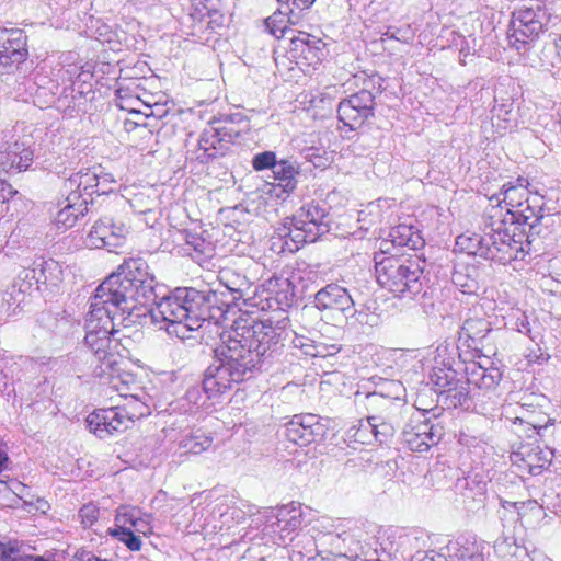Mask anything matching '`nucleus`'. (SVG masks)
<instances>
[{"label":"nucleus","instance_id":"obj_34","mask_svg":"<svg viewBox=\"0 0 561 561\" xmlns=\"http://www.w3.org/2000/svg\"><path fill=\"white\" fill-rule=\"evenodd\" d=\"M180 237L184 241V253L190 255L199 265L203 261L213 257L215 254L214 244L202 237V234L190 230H182L180 231Z\"/></svg>","mask_w":561,"mask_h":561},{"label":"nucleus","instance_id":"obj_37","mask_svg":"<svg viewBox=\"0 0 561 561\" xmlns=\"http://www.w3.org/2000/svg\"><path fill=\"white\" fill-rule=\"evenodd\" d=\"M112 237L111 218H102L98 220L85 239V245L91 249L106 248L110 252L116 251V247H112L110 238Z\"/></svg>","mask_w":561,"mask_h":561},{"label":"nucleus","instance_id":"obj_32","mask_svg":"<svg viewBox=\"0 0 561 561\" xmlns=\"http://www.w3.org/2000/svg\"><path fill=\"white\" fill-rule=\"evenodd\" d=\"M113 278H123V280H154V276L150 273L148 263L140 256L124 260V262L103 280H112Z\"/></svg>","mask_w":561,"mask_h":561},{"label":"nucleus","instance_id":"obj_22","mask_svg":"<svg viewBox=\"0 0 561 561\" xmlns=\"http://www.w3.org/2000/svg\"><path fill=\"white\" fill-rule=\"evenodd\" d=\"M423 245L424 239L417 229L412 225L400 224L391 228L388 238L380 242L379 250L382 253H390L392 247L416 250Z\"/></svg>","mask_w":561,"mask_h":561},{"label":"nucleus","instance_id":"obj_14","mask_svg":"<svg viewBox=\"0 0 561 561\" xmlns=\"http://www.w3.org/2000/svg\"><path fill=\"white\" fill-rule=\"evenodd\" d=\"M105 360L96 362L93 374L100 378L103 385H106L108 389L116 391L119 397L128 399L135 393H140V389L135 381V377L124 371L121 368V358L118 354H115L114 364L111 367H106Z\"/></svg>","mask_w":561,"mask_h":561},{"label":"nucleus","instance_id":"obj_31","mask_svg":"<svg viewBox=\"0 0 561 561\" xmlns=\"http://www.w3.org/2000/svg\"><path fill=\"white\" fill-rule=\"evenodd\" d=\"M542 196H534L530 201L525 202L522 207L513 210L507 217L510 222L528 226L529 231H535L537 225L543 219Z\"/></svg>","mask_w":561,"mask_h":561},{"label":"nucleus","instance_id":"obj_20","mask_svg":"<svg viewBox=\"0 0 561 561\" xmlns=\"http://www.w3.org/2000/svg\"><path fill=\"white\" fill-rule=\"evenodd\" d=\"M290 42V53L298 65L316 68L324 57L325 44L314 35L299 33Z\"/></svg>","mask_w":561,"mask_h":561},{"label":"nucleus","instance_id":"obj_38","mask_svg":"<svg viewBox=\"0 0 561 561\" xmlns=\"http://www.w3.org/2000/svg\"><path fill=\"white\" fill-rule=\"evenodd\" d=\"M128 401L124 405H117L121 410V414H126L128 419V427L135 420H139L150 414V397L144 391L135 393L127 399Z\"/></svg>","mask_w":561,"mask_h":561},{"label":"nucleus","instance_id":"obj_52","mask_svg":"<svg viewBox=\"0 0 561 561\" xmlns=\"http://www.w3.org/2000/svg\"><path fill=\"white\" fill-rule=\"evenodd\" d=\"M111 230L112 237L110 238V243L112 247H116L117 249L123 247L126 242L127 234L129 233L128 227L123 222H114L111 219Z\"/></svg>","mask_w":561,"mask_h":561},{"label":"nucleus","instance_id":"obj_4","mask_svg":"<svg viewBox=\"0 0 561 561\" xmlns=\"http://www.w3.org/2000/svg\"><path fill=\"white\" fill-rule=\"evenodd\" d=\"M279 334L270 320H249L242 319L236 322L233 332L229 339L224 342L227 346L233 347L236 343L242 357L251 359L249 366L254 369L261 362V358L268 352H273L278 344Z\"/></svg>","mask_w":561,"mask_h":561},{"label":"nucleus","instance_id":"obj_7","mask_svg":"<svg viewBox=\"0 0 561 561\" xmlns=\"http://www.w3.org/2000/svg\"><path fill=\"white\" fill-rule=\"evenodd\" d=\"M431 382L437 393V401L447 409L471 408L468 376L459 377L458 373L449 366H435L430 376Z\"/></svg>","mask_w":561,"mask_h":561},{"label":"nucleus","instance_id":"obj_39","mask_svg":"<svg viewBox=\"0 0 561 561\" xmlns=\"http://www.w3.org/2000/svg\"><path fill=\"white\" fill-rule=\"evenodd\" d=\"M298 19L299 18H295L291 13H289L287 10L280 7V9L277 12H274L271 16H268L265 20V26L270 34L277 38H280L285 36L288 28V24L296 23Z\"/></svg>","mask_w":561,"mask_h":561},{"label":"nucleus","instance_id":"obj_2","mask_svg":"<svg viewBox=\"0 0 561 561\" xmlns=\"http://www.w3.org/2000/svg\"><path fill=\"white\" fill-rule=\"evenodd\" d=\"M141 283L140 287H134V283H100L92 298L91 309L85 319L84 343L95 360H105L106 367L114 364L115 352L111 351V335L114 334L115 320L130 316L137 305H145L147 289L151 286Z\"/></svg>","mask_w":561,"mask_h":561},{"label":"nucleus","instance_id":"obj_54","mask_svg":"<svg viewBox=\"0 0 561 561\" xmlns=\"http://www.w3.org/2000/svg\"><path fill=\"white\" fill-rule=\"evenodd\" d=\"M302 348H305V353L309 356L313 357H327L333 354H336L339 352V347L336 345H330L327 346L324 344H318V345H300Z\"/></svg>","mask_w":561,"mask_h":561},{"label":"nucleus","instance_id":"obj_42","mask_svg":"<svg viewBox=\"0 0 561 561\" xmlns=\"http://www.w3.org/2000/svg\"><path fill=\"white\" fill-rule=\"evenodd\" d=\"M387 253L375 254V276L376 280H396L397 268L399 267V260L394 255L386 256Z\"/></svg>","mask_w":561,"mask_h":561},{"label":"nucleus","instance_id":"obj_24","mask_svg":"<svg viewBox=\"0 0 561 561\" xmlns=\"http://www.w3.org/2000/svg\"><path fill=\"white\" fill-rule=\"evenodd\" d=\"M550 451H545L540 446H523L519 451L514 453L512 461L522 470L531 476H537L550 463Z\"/></svg>","mask_w":561,"mask_h":561},{"label":"nucleus","instance_id":"obj_40","mask_svg":"<svg viewBox=\"0 0 561 561\" xmlns=\"http://www.w3.org/2000/svg\"><path fill=\"white\" fill-rule=\"evenodd\" d=\"M370 415L366 419H360L356 424L352 425L345 432L346 439L350 443L370 444L375 440L376 434L373 432Z\"/></svg>","mask_w":561,"mask_h":561},{"label":"nucleus","instance_id":"obj_56","mask_svg":"<svg viewBox=\"0 0 561 561\" xmlns=\"http://www.w3.org/2000/svg\"><path fill=\"white\" fill-rule=\"evenodd\" d=\"M79 516L83 526L90 527L99 518V507L93 503H88L80 508Z\"/></svg>","mask_w":561,"mask_h":561},{"label":"nucleus","instance_id":"obj_49","mask_svg":"<svg viewBox=\"0 0 561 561\" xmlns=\"http://www.w3.org/2000/svg\"><path fill=\"white\" fill-rule=\"evenodd\" d=\"M140 515V512L136 507H127L122 506L118 508L117 514L115 516V527H127L129 525L133 526V520H136L137 517Z\"/></svg>","mask_w":561,"mask_h":561},{"label":"nucleus","instance_id":"obj_18","mask_svg":"<svg viewBox=\"0 0 561 561\" xmlns=\"http://www.w3.org/2000/svg\"><path fill=\"white\" fill-rule=\"evenodd\" d=\"M367 408L370 410L380 409V414L370 415L373 432L376 434L375 440L379 443L386 442L394 433V420L391 410L394 403L389 397L373 392L366 396Z\"/></svg>","mask_w":561,"mask_h":561},{"label":"nucleus","instance_id":"obj_35","mask_svg":"<svg viewBox=\"0 0 561 561\" xmlns=\"http://www.w3.org/2000/svg\"><path fill=\"white\" fill-rule=\"evenodd\" d=\"M272 171L274 179L277 181V184L274 186L273 191L278 198H282L283 194L288 195L296 188V175L298 174V171L290 161H276Z\"/></svg>","mask_w":561,"mask_h":561},{"label":"nucleus","instance_id":"obj_45","mask_svg":"<svg viewBox=\"0 0 561 561\" xmlns=\"http://www.w3.org/2000/svg\"><path fill=\"white\" fill-rule=\"evenodd\" d=\"M539 59L541 70L551 72L556 61H561V36L552 45L542 48Z\"/></svg>","mask_w":561,"mask_h":561},{"label":"nucleus","instance_id":"obj_9","mask_svg":"<svg viewBox=\"0 0 561 561\" xmlns=\"http://www.w3.org/2000/svg\"><path fill=\"white\" fill-rule=\"evenodd\" d=\"M507 221V217L502 219L501 209L491 206L488 210L482 229L483 245L489 253L486 259L493 260L497 253H506L513 243H517L508 230Z\"/></svg>","mask_w":561,"mask_h":561},{"label":"nucleus","instance_id":"obj_60","mask_svg":"<svg viewBox=\"0 0 561 561\" xmlns=\"http://www.w3.org/2000/svg\"><path fill=\"white\" fill-rule=\"evenodd\" d=\"M135 531L139 533V534H142V535H149L151 534V525L148 520V517H142V516H138L136 520H133V526H131Z\"/></svg>","mask_w":561,"mask_h":561},{"label":"nucleus","instance_id":"obj_17","mask_svg":"<svg viewBox=\"0 0 561 561\" xmlns=\"http://www.w3.org/2000/svg\"><path fill=\"white\" fill-rule=\"evenodd\" d=\"M308 242L310 240L296 225V221L293 218H286L279 226L275 227L270 238V250L275 254H293Z\"/></svg>","mask_w":561,"mask_h":561},{"label":"nucleus","instance_id":"obj_15","mask_svg":"<svg viewBox=\"0 0 561 561\" xmlns=\"http://www.w3.org/2000/svg\"><path fill=\"white\" fill-rule=\"evenodd\" d=\"M285 436L299 446H308L324 436V425L316 414L295 415L285 426Z\"/></svg>","mask_w":561,"mask_h":561},{"label":"nucleus","instance_id":"obj_26","mask_svg":"<svg viewBox=\"0 0 561 561\" xmlns=\"http://www.w3.org/2000/svg\"><path fill=\"white\" fill-rule=\"evenodd\" d=\"M55 216V224L59 229L66 230L73 227L78 218L88 211V199L81 198L77 192H69Z\"/></svg>","mask_w":561,"mask_h":561},{"label":"nucleus","instance_id":"obj_13","mask_svg":"<svg viewBox=\"0 0 561 561\" xmlns=\"http://www.w3.org/2000/svg\"><path fill=\"white\" fill-rule=\"evenodd\" d=\"M28 56L27 36L23 30L11 28L1 31L0 35V69L10 73L19 69Z\"/></svg>","mask_w":561,"mask_h":561},{"label":"nucleus","instance_id":"obj_55","mask_svg":"<svg viewBox=\"0 0 561 561\" xmlns=\"http://www.w3.org/2000/svg\"><path fill=\"white\" fill-rule=\"evenodd\" d=\"M306 159L311 162L316 168L325 169L330 164V158L327 152L317 148H309L306 151Z\"/></svg>","mask_w":561,"mask_h":561},{"label":"nucleus","instance_id":"obj_44","mask_svg":"<svg viewBox=\"0 0 561 561\" xmlns=\"http://www.w3.org/2000/svg\"><path fill=\"white\" fill-rule=\"evenodd\" d=\"M536 501H527V502H511L506 500H501V511H499L500 517L502 519H519L522 515V511L526 508H536Z\"/></svg>","mask_w":561,"mask_h":561},{"label":"nucleus","instance_id":"obj_12","mask_svg":"<svg viewBox=\"0 0 561 561\" xmlns=\"http://www.w3.org/2000/svg\"><path fill=\"white\" fill-rule=\"evenodd\" d=\"M375 96L368 90H360L339 103V119L351 130L359 128L374 116Z\"/></svg>","mask_w":561,"mask_h":561},{"label":"nucleus","instance_id":"obj_48","mask_svg":"<svg viewBox=\"0 0 561 561\" xmlns=\"http://www.w3.org/2000/svg\"><path fill=\"white\" fill-rule=\"evenodd\" d=\"M399 267L400 268H397L396 280H420L424 273L420 260H410L407 263L399 261Z\"/></svg>","mask_w":561,"mask_h":561},{"label":"nucleus","instance_id":"obj_61","mask_svg":"<svg viewBox=\"0 0 561 561\" xmlns=\"http://www.w3.org/2000/svg\"><path fill=\"white\" fill-rule=\"evenodd\" d=\"M515 329L525 335L530 336V324L526 314H520L515 321Z\"/></svg>","mask_w":561,"mask_h":561},{"label":"nucleus","instance_id":"obj_1","mask_svg":"<svg viewBox=\"0 0 561 561\" xmlns=\"http://www.w3.org/2000/svg\"><path fill=\"white\" fill-rule=\"evenodd\" d=\"M209 290L176 288L150 311L152 322L169 335L185 340L207 320L215 319L232 306L266 311L273 307L271 293L259 283H215Z\"/></svg>","mask_w":561,"mask_h":561},{"label":"nucleus","instance_id":"obj_59","mask_svg":"<svg viewBox=\"0 0 561 561\" xmlns=\"http://www.w3.org/2000/svg\"><path fill=\"white\" fill-rule=\"evenodd\" d=\"M408 32H403L399 28L394 27H388V30L382 33L381 41L385 42L386 39H396L402 43H407L409 41V37L405 36Z\"/></svg>","mask_w":561,"mask_h":561},{"label":"nucleus","instance_id":"obj_62","mask_svg":"<svg viewBox=\"0 0 561 561\" xmlns=\"http://www.w3.org/2000/svg\"><path fill=\"white\" fill-rule=\"evenodd\" d=\"M388 289L393 293H398V297H404L405 291L410 290L409 283H387Z\"/></svg>","mask_w":561,"mask_h":561},{"label":"nucleus","instance_id":"obj_23","mask_svg":"<svg viewBox=\"0 0 561 561\" xmlns=\"http://www.w3.org/2000/svg\"><path fill=\"white\" fill-rule=\"evenodd\" d=\"M314 301L318 308L336 309L343 312L351 311L354 306L351 295L337 283H328L316 294Z\"/></svg>","mask_w":561,"mask_h":561},{"label":"nucleus","instance_id":"obj_63","mask_svg":"<svg viewBox=\"0 0 561 561\" xmlns=\"http://www.w3.org/2000/svg\"><path fill=\"white\" fill-rule=\"evenodd\" d=\"M13 191L10 184L0 182V202L5 203L12 196Z\"/></svg>","mask_w":561,"mask_h":561},{"label":"nucleus","instance_id":"obj_25","mask_svg":"<svg viewBox=\"0 0 561 561\" xmlns=\"http://www.w3.org/2000/svg\"><path fill=\"white\" fill-rule=\"evenodd\" d=\"M517 181L519 182L518 185L505 184L500 195L490 197L492 206L501 209V211L505 208L506 217L530 198L527 187L522 184L524 180L519 178Z\"/></svg>","mask_w":561,"mask_h":561},{"label":"nucleus","instance_id":"obj_29","mask_svg":"<svg viewBox=\"0 0 561 561\" xmlns=\"http://www.w3.org/2000/svg\"><path fill=\"white\" fill-rule=\"evenodd\" d=\"M442 553L432 557V561H484L483 554L479 552L478 547L473 542L465 540L449 541L443 549Z\"/></svg>","mask_w":561,"mask_h":561},{"label":"nucleus","instance_id":"obj_3","mask_svg":"<svg viewBox=\"0 0 561 561\" xmlns=\"http://www.w3.org/2000/svg\"><path fill=\"white\" fill-rule=\"evenodd\" d=\"M233 345L237 344L233 343ZM236 347L222 343L216 348V359L205 371L203 380V390L208 399L220 397L228 392L234 383L251 376L253 371L249 366L251 359L242 357L240 350Z\"/></svg>","mask_w":561,"mask_h":561},{"label":"nucleus","instance_id":"obj_53","mask_svg":"<svg viewBox=\"0 0 561 561\" xmlns=\"http://www.w3.org/2000/svg\"><path fill=\"white\" fill-rule=\"evenodd\" d=\"M276 163V154L273 151H264L253 157L252 165L254 170L262 171L273 169Z\"/></svg>","mask_w":561,"mask_h":561},{"label":"nucleus","instance_id":"obj_57","mask_svg":"<svg viewBox=\"0 0 561 561\" xmlns=\"http://www.w3.org/2000/svg\"><path fill=\"white\" fill-rule=\"evenodd\" d=\"M185 397L190 403L197 408L204 407L206 403V399H208L207 396L204 393L203 386L191 387L190 389H187Z\"/></svg>","mask_w":561,"mask_h":561},{"label":"nucleus","instance_id":"obj_5","mask_svg":"<svg viewBox=\"0 0 561 561\" xmlns=\"http://www.w3.org/2000/svg\"><path fill=\"white\" fill-rule=\"evenodd\" d=\"M468 381L483 393L471 394V408L476 413L492 414L499 404L496 387L502 379V371L493 366L490 358L480 356L479 360L469 362L465 367Z\"/></svg>","mask_w":561,"mask_h":561},{"label":"nucleus","instance_id":"obj_36","mask_svg":"<svg viewBox=\"0 0 561 561\" xmlns=\"http://www.w3.org/2000/svg\"><path fill=\"white\" fill-rule=\"evenodd\" d=\"M494 551L504 561H537V556L530 558L526 548L518 546L513 537L503 536L496 539Z\"/></svg>","mask_w":561,"mask_h":561},{"label":"nucleus","instance_id":"obj_6","mask_svg":"<svg viewBox=\"0 0 561 561\" xmlns=\"http://www.w3.org/2000/svg\"><path fill=\"white\" fill-rule=\"evenodd\" d=\"M548 24V13L539 2H531L516 8L511 16L507 39L516 50H526L539 38Z\"/></svg>","mask_w":561,"mask_h":561},{"label":"nucleus","instance_id":"obj_28","mask_svg":"<svg viewBox=\"0 0 561 561\" xmlns=\"http://www.w3.org/2000/svg\"><path fill=\"white\" fill-rule=\"evenodd\" d=\"M33 161V151L24 144L14 142L5 150H0V170L4 172L25 171Z\"/></svg>","mask_w":561,"mask_h":561},{"label":"nucleus","instance_id":"obj_30","mask_svg":"<svg viewBox=\"0 0 561 561\" xmlns=\"http://www.w3.org/2000/svg\"><path fill=\"white\" fill-rule=\"evenodd\" d=\"M101 165L82 169L71 174L65 182V188L69 192H77L81 198L91 197L96 194L98 176Z\"/></svg>","mask_w":561,"mask_h":561},{"label":"nucleus","instance_id":"obj_11","mask_svg":"<svg viewBox=\"0 0 561 561\" xmlns=\"http://www.w3.org/2000/svg\"><path fill=\"white\" fill-rule=\"evenodd\" d=\"M7 268H11L14 272L19 270L16 278L19 280H59L70 276V270L62 267L59 262L44 257H38L33 262L23 261L18 264L11 259H7L4 262Z\"/></svg>","mask_w":561,"mask_h":561},{"label":"nucleus","instance_id":"obj_27","mask_svg":"<svg viewBox=\"0 0 561 561\" xmlns=\"http://www.w3.org/2000/svg\"><path fill=\"white\" fill-rule=\"evenodd\" d=\"M213 445V437L201 430L190 431L181 434L174 444L173 454L179 458L197 456L208 450Z\"/></svg>","mask_w":561,"mask_h":561},{"label":"nucleus","instance_id":"obj_19","mask_svg":"<svg viewBox=\"0 0 561 561\" xmlns=\"http://www.w3.org/2000/svg\"><path fill=\"white\" fill-rule=\"evenodd\" d=\"M296 225L305 232L310 242H314L320 236L330 229L328 213L318 204H307L291 217Z\"/></svg>","mask_w":561,"mask_h":561},{"label":"nucleus","instance_id":"obj_47","mask_svg":"<svg viewBox=\"0 0 561 561\" xmlns=\"http://www.w3.org/2000/svg\"><path fill=\"white\" fill-rule=\"evenodd\" d=\"M108 534L124 542L130 551H139L141 549V539L131 531L130 527L119 526V528H110Z\"/></svg>","mask_w":561,"mask_h":561},{"label":"nucleus","instance_id":"obj_46","mask_svg":"<svg viewBox=\"0 0 561 561\" xmlns=\"http://www.w3.org/2000/svg\"><path fill=\"white\" fill-rule=\"evenodd\" d=\"M461 329L463 334L473 342L481 341L491 331L490 323L484 319H468Z\"/></svg>","mask_w":561,"mask_h":561},{"label":"nucleus","instance_id":"obj_21","mask_svg":"<svg viewBox=\"0 0 561 561\" xmlns=\"http://www.w3.org/2000/svg\"><path fill=\"white\" fill-rule=\"evenodd\" d=\"M302 515L301 505L295 502L277 510L275 515L276 520L272 522L267 527L271 528L274 534L279 535L278 545H285L286 538L301 526Z\"/></svg>","mask_w":561,"mask_h":561},{"label":"nucleus","instance_id":"obj_43","mask_svg":"<svg viewBox=\"0 0 561 561\" xmlns=\"http://www.w3.org/2000/svg\"><path fill=\"white\" fill-rule=\"evenodd\" d=\"M456 248L460 252L466 253L468 257L479 255L486 259V254H489L483 245L482 234L458 236L456 239Z\"/></svg>","mask_w":561,"mask_h":561},{"label":"nucleus","instance_id":"obj_58","mask_svg":"<svg viewBox=\"0 0 561 561\" xmlns=\"http://www.w3.org/2000/svg\"><path fill=\"white\" fill-rule=\"evenodd\" d=\"M466 265L467 263L465 262H457L455 265L454 276L457 278H461L462 276H466L467 278L478 277L476 267H468Z\"/></svg>","mask_w":561,"mask_h":561},{"label":"nucleus","instance_id":"obj_10","mask_svg":"<svg viewBox=\"0 0 561 561\" xmlns=\"http://www.w3.org/2000/svg\"><path fill=\"white\" fill-rule=\"evenodd\" d=\"M442 436V428L416 413L410 417L402 431V443L412 451H427Z\"/></svg>","mask_w":561,"mask_h":561},{"label":"nucleus","instance_id":"obj_64","mask_svg":"<svg viewBox=\"0 0 561 561\" xmlns=\"http://www.w3.org/2000/svg\"><path fill=\"white\" fill-rule=\"evenodd\" d=\"M9 488L20 499L26 494V485L19 481H11Z\"/></svg>","mask_w":561,"mask_h":561},{"label":"nucleus","instance_id":"obj_51","mask_svg":"<svg viewBox=\"0 0 561 561\" xmlns=\"http://www.w3.org/2000/svg\"><path fill=\"white\" fill-rule=\"evenodd\" d=\"M98 173L96 195H104L114 192L117 183L113 174L105 172L102 167L101 172Z\"/></svg>","mask_w":561,"mask_h":561},{"label":"nucleus","instance_id":"obj_8","mask_svg":"<svg viewBox=\"0 0 561 561\" xmlns=\"http://www.w3.org/2000/svg\"><path fill=\"white\" fill-rule=\"evenodd\" d=\"M239 137L240 130L236 129L229 116L210 122L199 136L197 159L207 162L226 156Z\"/></svg>","mask_w":561,"mask_h":561},{"label":"nucleus","instance_id":"obj_50","mask_svg":"<svg viewBox=\"0 0 561 561\" xmlns=\"http://www.w3.org/2000/svg\"><path fill=\"white\" fill-rule=\"evenodd\" d=\"M316 0H277L279 7L287 10L295 18H299L302 11L311 8Z\"/></svg>","mask_w":561,"mask_h":561},{"label":"nucleus","instance_id":"obj_33","mask_svg":"<svg viewBox=\"0 0 561 561\" xmlns=\"http://www.w3.org/2000/svg\"><path fill=\"white\" fill-rule=\"evenodd\" d=\"M318 527L321 528L325 534L334 535L343 542L354 543L360 541V535L357 534V522L353 519H333L330 517H322L320 520H318Z\"/></svg>","mask_w":561,"mask_h":561},{"label":"nucleus","instance_id":"obj_41","mask_svg":"<svg viewBox=\"0 0 561 561\" xmlns=\"http://www.w3.org/2000/svg\"><path fill=\"white\" fill-rule=\"evenodd\" d=\"M492 125L499 131H505L515 126L516 118L513 113V102L506 101L492 108Z\"/></svg>","mask_w":561,"mask_h":561},{"label":"nucleus","instance_id":"obj_16","mask_svg":"<svg viewBox=\"0 0 561 561\" xmlns=\"http://www.w3.org/2000/svg\"><path fill=\"white\" fill-rule=\"evenodd\" d=\"M87 425L91 433L101 439L125 432L128 428L126 414H121L116 407L99 409L87 417Z\"/></svg>","mask_w":561,"mask_h":561}]
</instances>
